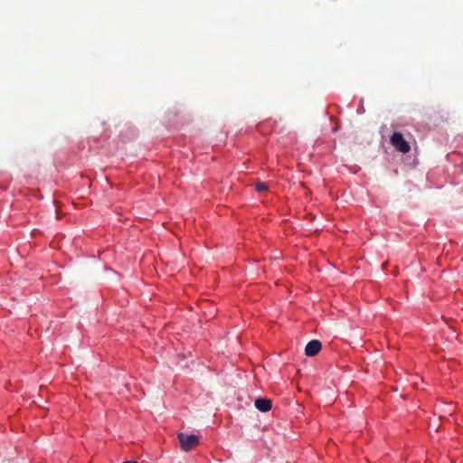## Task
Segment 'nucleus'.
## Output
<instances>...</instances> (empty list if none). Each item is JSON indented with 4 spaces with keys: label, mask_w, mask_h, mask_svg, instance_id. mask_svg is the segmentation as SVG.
Here are the masks:
<instances>
[{
    "label": "nucleus",
    "mask_w": 463,
    "mask_h": 463,
    "mask_svg": "<svg viewBox=\"0 0 463 463\" xmlns=\"http://www.w3.org/2000/svg\"><path fill=\"white\" fill-rule=\"evenodd\" d=\"M182 450L189 451L194 449L199 444V437L194 434L178 433L177 435Z\"/></svg>",
    "instance_id": "nucleus-1"
},
{
    "label": "nucleus",
    "mask_w": 463,
    "mask_h": 463,
    "mask_svg": "<svg viewBox=\"0 0 463 463\" xmlns=\"http://www.w3.org/2000/svg\"><path fill=\"white\" fill-rule=\"evenodd\" d=\"M390 142L394 148L401 153L406 154L411 150L410 144L404 139L403 136L400 132H393L390 137Z\"/></svg>",
    "instance_id": "nucleus-2"
},
{
    "label": "nucleus",
    "mask_w": 463,
    "mask_h": 463,
    "mask_svg": "<svg viewBox=\"0 0 463 463\" xmlns=\"http://www.w3.org/2000/svg\"><path fill=\"white\" fill-rule=\"evenodd\" d=\"M321 348L322 345L318 340H312L306 345L305 354L307 356H314L320 352Z\"/></svg>",
    "instance_id": "nucleus-3"
},
{
    "label": "nucleus",
    "mask_w": 463,
    "mask_h": 463,
    "mask_svg": "<svg viewBox=\"0 0 463 463\" xmlns=\"http://www.w3.org/2000/svg\"><path fill=\"white\" fill-rule=\"evenodd\" d=\"M254 404L255 407L262 412H267L270 411L272 408L271 401L267 398H258L255 400Z\"/></svg>",
    "instance_id": "nucleus-4"
},
{
    "label": "nucleus",
    "mask_w": 463,
    "mask_h": 463,
    "mask_svg": "<svg viewBox=\"0 0 463 463\" xmlns=\"http://www.w3.org/2000/svg\"><path fill=\"white\" fill-rule=\"evenodd\" d=\"M256 190L258 192H264L268 190V185L265 183H257L256 184Z\"/></svg>",
    "instance_id": "nucleus-5"
},
{
    "label": "nucleus",
    "mask_w": 463,
    "mask_h": 463,
    "mask_svg": "<svg viewBox=\"0 0 463 463\" xmlns=\"http://www.w3.org/2000/svg\"><path fill=\"white\" fill-rule=\"evenodd\" d=\"M123 463H138V462L134 461V460H127V461H124Z\"/></svg>",
    "instance_id": "nucleus-6"
}]
</instances>
